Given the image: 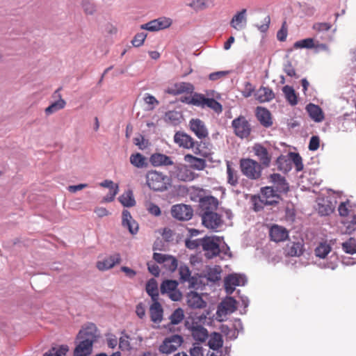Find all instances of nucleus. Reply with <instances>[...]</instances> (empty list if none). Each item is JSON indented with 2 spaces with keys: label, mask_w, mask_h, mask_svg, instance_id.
Instances as JSON below:
<instances>
[{
  "label": "nucleus",
  "mask_w": 356,
  "mask_h": 356,
  "mask_svg": "<svg viewBox=\"0 0 356 356\" xmlns=\"http://www.w3.org/2000/svg\"><path fill=\"white\" fill-rule=\"evenodd\" d=\"M293 161L296 166V170L298 171L302 170L303 168V165L300 156L298 154H295L293 158Z\"/></svg>",
  "instance_id": "62"
},
{
  "label": "nucleus",
  "mask_w": 356,
  "mask_h": 356,
  "mask_svg": "<svg viewBox=\"0 0 356 356\" xmlns=\"http://www.w3.org/2000/svg\"><path fill=\"white\" fill-rule=\"evenodd\" d=\"M174 142L178 145L179 147L184 149H191L195 146L193 138L188 134L181 131L175 133Z\"/></svg>",
  "instance_id": "18"
},
{
  "label": "nucleus",
  "mask_w": 356,
  "mask_h": 356,
  "mask_svg": "<svg viewBox=\"0 0 356 356\" xmlns=\"http://www.w3.org/2000/svg\"><path fill=\"white\" fill-rule=\"evenodd\" d=\"M206 315L202 314L199 316H190L185 323L186 327L191 331L193 330V327H203L201 323H204L206 320Z\"/></svg>",
  "instance_id": "34"
},
{
  "label": "nucleus",
  "mask_w": 356,
  "mask_h": 356,
  "mask_svg": "<svg viewBox=\"0 0 356 356\" xmlns=\"http://www.w3.org/2000/svg\"><path fill=\"white\" fill-rule=\"evenodd\" d=\"M315 47L314 40L313 38H306L304 40H298L294 43V47L296 49H312Z\"/></svg>",
  "instance_id": "48"
},
{
  "label": "nucleus",
  "mask_w": 356,
  "mask_h": 356,
  "mask_svg": "<svg viewBox=\"0 0 356 356\" xmlns=\"http://www.w3.org/2000/svg\"><path fill=\"white\" fill-rule=\"evenodd\" d=\"M66 105L65 101L60 98L58 101L50 104L48 107L45 108V113L47 115L52 114L60 109H63Z\"/></svg>",
  "instance_id": "44"
},
{
  "label": "nucleus",
  "mask_w": 356,
  "mask_h": 356,
  "mask_svg": "<svg viewBox=\"0 0 356 356\" xmlns=\"http://www.w3.org/2000/svg\"><path fill=\"white\" fill-rule=\"evenodd\" d=\"M190 129L199 139H204L209 135L207 128L200 119H191L189 122Z\"/></svg>",
  "instance_id": "15"
},
{
  "label": "nucleus",
  "mask_w": 356,
  "mask_h": 356,
  "mask_svg": "<svg viewBox=\"0 0 356 356\" xmlns=\"http://www.w3.org/2000/svg\"><path fill=\"white\" fill-rule=\"evenodd\" d=\"M320 145V139L317 136H313L309 140V149L310 151H316L318 149Z\"/></svg>",
  "instance_id": "57"
},
{
  "label": "nucleus",
  "mask_w": 356,
  "mask_h": 356,
  "mask_svg": "<svg viewBox=\"0 0 356 356\" xmlns=\"http://www.w3.org/2000/svg\"><path fill=\"white\" fill-rule=\"evenodd\" d=\"M147 210L151 214L159 216L161 215V209L156 204L154 203H149L147 207Z\"/></svg>",
  "instance_id": "59"
},
{
  "label": "nucleus",
  "mask_w": 356,
  "mask_h": 356,
  "mask_svg": "<svg viewBox=\"0 0 356 356\" xmlns=\"http://www.w3.org/2000/svg\"><path fill=\"white\" fill-rule=\"evenodd\" d=\"M218 204V199L213 196H206L200 200V207L204 212L216 211Z\"/></svg>",
  "instance_id": "28"
},
{
  "label": "nucleus",
  "mask_w": 356,
  "mask_h": 356,
  "mask_svg": "<svg viewBox=\"0 0 356 356\" xmlns=\"http://www.w3.org/2000/svg\"><path fill=\"white\" fill-rule=\"evenodd\" d=\"M255 115L260 124L264 127H270L273 124L271 113L270 111L261 106H257L256 108Z\"/></svg>",
  "instance_id": "21"
},
{
  "label": "nucleus",
  "mask_w": 356,
  "mask_h": 356,
  "mask_svg": "<svg viewBox=\"0 0 356 356\" xmlns=\"http://www.w3.org/2000/svg\"><path fill=\"white\" fill-rule=\"evenodd\" d=\"M310 118L315 122H321L324 119L323 113L320 106L314 104H309L306 107Z\"/></svg>",
  "instance_id": "31"
},
{
  "label": "nucleus",
  "mask_w": 356,
  "mask_h": 356,
  "mask_svg": "<svg viewBox=\"0 0 356 356\" xmlns=\"http://www.w3.org/2000/svg\"><path fill=\"white\" fill-rule=\"evenodd\" d=\"M184 161L187 162L193 170H203L207 166L205 159L197 158L190 154L184 156Z\"/></svg>",
  "instance_id": "25"
},
{
  "label": "nucleus",
  "mask_w": 356,
  "mask_h": 356,
  "mask_svg": "<svg viewBox=\"0 0 356 356\" xmlns=\"http://www.w3.org/2000/svg\"><path fill=\"white\" fill-rule=\"evenodd\" d=\"M332 248L326 242L321 243L315 249V255L319 258L324 259L331 252Z\"/></svg>",
  "instance_id": "40"
},
{
  "label": "nucleus",
  "mask_w": 356,
  "mask_h": 356,
  "mask_svg": "<svg viewBox=\"0 0 356 356\" xmlns=\"http://www.w3.org/2000/svg\"><path fill=\"white\" fill-rule=\"evenodd\" d=\"M146 291L152 301L159 300L158 284L154 279H150L146 284Z\"/></svg>",
  "instance_id": "36"
},
{
  "label": "nucleus",
  "mask_w": 356,
  "mask_h": 356,
  "mask_svg": "<svg viewBox=\"0 0 356 356\" xmlns=\"http://www.w3.org/2000/svg\"><path fill=\"white\" fill-rule=\"evenodd\" d=\"M252 152L263 168H268L270 166L272 160V153L270 149L265 147L263 144L257 143H254L252 146Z\"/></svg>",
  "instance_id": "6"
},
{
  "label": "nucleus",
  "mask_w": 356,
  "mask_h": 356,
  "mask_svg": "<svg viewBox=\"0 0 356 356\" xmlns=\"http://www.w3.org/2000/svg\"><path fill=\"white\" fill-rule=\"evenodd\" d=\"M242 174L250 179H259L262 173L263 167L259 163L252 159H241L239 162Z\"/></svg>",
  "instance_id": "3"
},
{
  "label": "nucleus",
  "mask_w": 356,
  "mask_h": 356,
  "mask_svg": "<svg viewBox=\"0 0 356 356\" xmlns=\"http://www.w3.org/2000/svg\"><path fill=\"white\" fill-rule=\"evenodd\" d=\"M190 103L202 108L209 107L218 113L222 111V105L218 102L213 98H207L202 94H194L190 100Z\"/></svg>",
  "instance_id": "5"
},
{
  "label": "nucleus",
  "mask_w": 356,
  "mask_h": 356,
  "mask_svg": "<svg viewBox=\"0 0 356 356\" xmlns=\"http://www.w3.org/2000/svg\"><path fill=\"white\" fill-rule=\"evenodd\" d=\"M200 245L203 250L205 251V256L208 259H212L220 253V247L217 238L206 236L200 239Z\"/></svg>",
  "instance_id": "7"
},
{
  "label": "nucleus",
  "mask_w": 356,
  "mask_h": 356,
  "mask_svg": "<svg viewBox=\"0 0 356 356\" xmlns=\"http://www.w3.org/2000/svg\"><path fill=\"white\" fill-rule=\"evenodd\" d=\"M149 162L154 167L169 166L174 164L171 157L161 153L152 154L149 158Z\"/></svg>",
  "instance_id": "22"
},
{
  "label": "nucleus",
  "mask_w": 356,
  "mask_h": 356,
  "mask_svg": "<svg viewBox=\"0 0 356 356\" xmlns=\"http://www.w3.org/2000/svg\"><path fill=\"white\" fill-rule=\"evenodd\" d=\"M288 30L286 26V22H284L281 29L277 33V40L280 41H285L287 37Z\"/></svg>",
  "instance_id": "54"
},
{
  "label": "nucleus",
  "mask_w": 356,
  "mask_h": 356,
  "mask_svg": "<svg viewBox=\"0 0 356 356\" xmlns=\"http://www.w3.org/2000/svg\"><path fill=\"white\" fill-rule=\"evenodd\" d=\"M153 259L157 263L163 264V267L170 272H174L177 268L178 262L173 256L155 252L153 254Z\"/></svg>",
  "instance_id": "13"
},
{
  "label": "nucleus",
  "mask_w": 356,
  "mask_h": 356,
  "mask_svg": "<svg viewBox=\"0 0 356 356\" xmlns=\"http://www.w3.org/2000/svg\"><path fill=\"white\" fill-rule=\"evenodd\" d=\"M178 282L175 280H167L161 285L162 294L167 293L169 298L173 301H178L181 299L182 294L177 289Z\"/></svg>",
  "instance_id": "8"
},
{
  "label": "nucleus",
  "mask_w": 356,
  "mask_h": 356,
  "mask_svg": "<svg viewBox=\"0 0 356 356\" xmlns=\"http://www.w3.org/2000/svg\"><path fill=\"white\" fill-rule=\"evenodd\" d=\"M176 92L178 94L184 92H191L194 90V87L191 83L181 82L175 84Z\"/></svg>",
  "instance_id": "49"
},
{
  "label": "nucleus",
  "mask_w": 356,
  "mask_h": 356,
  "mask_svg": "<svg viewBox=\"0 0 356 356\" xmlns=\"http://www.w3.org/2000/svg\"><path fill=\"white\" fill-rule=\"evenodd\" d=\"M180 279L181 281H188L191 277V271L187 266H181L179 269Z\"/></svg>",
  "instance_id": "52"
},
{
  "label": "nucleus",
  "mask_w": 356,
  "mask_h": 356,
  "mask_svg": "<svg viewBox=\"0 0 356 356\" xmlns=\"http://www.w3.org/2000/svg\"><path fill=\"white\" fill-rule=\"evenodd\" d=\"M252 203L253 204V209L255 211H261L265 206H268L267 203L265 202V200L261 198L260 195H254L251 198Z\"/></svg>",
  "instance_id": "47"
},
{
  "label": "nucleus",
  "mask_w": 356,
  "mask_h": 356,
  "mask_svg": "<svg viewBox=\"0 0 356 356\" xmlns=\"http://www.w3.org/2000/svg\"><path fill=\"white\" fill-rule=\"evenodd\" d=\"M123 227H127L130 233L132 234H136L138 229V223L132 218L129 211L124 210L122 211V221Z\"/></svg>",
  "instance_id": "26"
},
{
  "label": "nucleus",
  "mask_w": 356,
  "mask_h": 356,
  "mask_svg": "<svg viewBox=\"0 0 356 356\" xmlns=\"http://www.w3.org/2000/svg\"><path fill=\"white\" fill-rule=\"evenodd\" d=\"M284 252L289 257H300L304 252L303 244L301 242H289L286 245Z\"/></svg>",
  "instance_id": "24"
},
{
  "label": "nucleus",
  "mask_w": 356,
  "mask_h": 356,
  "mask_svg": "<svg viewBox=\"0 0 356 356\" xmlns=\"http://www.w3.org/2000/svg\"><path fill=\"white\" fill-rule=\"evenodd\" d=\"M282 91L285 95L286 99L291 105L295 106L298 104V97L296 93L291 86H284Z\"/></svg>",
  "instance_id": "37"
},
{
  "label": "nucleus",
  "mask_w": 356,
  "mask_h": 356,
  "mask_svg": "<svg viewBox=\"0 0 356 356\" xmlns=\"http://www.w3.org/2000/svg\"><path fill=\"white\" fill-rule=\"evenodd\" d=\"M246 277L240 274H230L225 278V289L227 294H232L236 286H243L246 283Z\"/></svg>",
  "instance_id": "9"
},
{
  "label": "nucleus",
  "mask_w": 356,
  "mask_h": 356,
  "mask_svg": "<svg viewBox=\"0 0 356 356\" xmlns=\"http://www.w3.org/2000/svg\"><path fill=\"white\" fill-rule=\"evenodd\" d=\"M130 162L137 168H143L145 165V158L140 153H136L131 155Z\"/></svg>",
  "instance_id": "46"
},
{
  "label": "nucleus",
  "mask_w": 356,
  "mask_h": 356,
  "mask_svg": "<svg viewBox=\"0 0 356 356\" xmlns=\"http://www.w3.org/2000/svg\"><path fill=\"white\" fill-rule=\"evenodd\" d=\"M236 300L232 297H228L220 303L219 311L227 314L233 313L236 310Z\"/></svg>",
  "instance_id": "32"
},
{
  "label": "nucleus",
  "mask_w": 356,
  "mask_h": 356,
  "mask_svg": "<svg viewBox=\"0 0 356 356\" xmlns=\"http://www.w3.org/2000/svg\"><path fill=\"white\" fill-rule=\"evenodd\" d=\"M254 91V88L252 86V84L250 82L247 81L244 84V88L242 90L241 93L244 97L248 98L252 95Z\"/></svg>",
  "instance_id": "53"
},
{
  "label": "nucleus",
  "mask_w": 356,
  "mask_h": 356,
  "mask_svg": "<svg viewBox=\"0 0 356 356\" xmlns=\"http://www.w3.org/2000/svg\"><path fill=\"white\" fill-rule=\"evenodd\" d=\"M184 318V310L181 308L176 309L170 316V323L165 327L169 330H172V326L180 323Z\"/></svg>",
  "instance_id": "33"
},
{
  "label": "nucleus",
  "mask_w": 356,
  "mask_h": 356,
  "mask_svg": "<svg viewBox=\"0 0 356 356\" xmlns=\"http://www.w3.org/2000/svg\"><path fill=\"white\" fill-rule=\"evenodd\" d=\"M191 334L195 341L200 342L205 341L208 338V332L204 327H193V330L191 331Z\"/></svg>",
  "instance_id": "38"
},
{
  "label": "nucleus",
  "mask_w": 356,
  "mask_h": 356,
  "mask_svg": "<svg viewBox=\"0 0 356 356\" xmlns=\"http://www.w3.org/2000/svg\"><path fill=\"white\" fill-rule=\"evenodd\" d=\"M227 183L232 186H236L238 183V175L236 170L232 167L230 161L226 162Z\"/></svg>",
  "instance_id": "35"
},
{
  "label": "nucleus",
  "mask_w": 356,
  "mask_h": 356,
  "mask_svg": "<svg viewBox=\"0 0 356 356\" xmlns=\"http://www.w3.org/2000/svg\"><path fill=\"white\" fill-rule=\"evenodd\" d=\"M145 179L147 186L154 191H166L170 185V177L155 170H149L146 173Z\"/></svg>",
  "instance_id": "2"
},
{
  "label": "nucleus",
  "mask_w": 356,
  "mask_h": 356,
  "mask_svg": "<svg viewBox=\"0 0 356 356\" xmlns=\"http://www.w3.org/2000/svg\"><path fill=\"white\" fill-rule=\"evenodd\" d=\"M145 102L149 106V109L152 110L154 106L159 105V101L152 95L146 94L144 97Z\"/></svg>",
  "instance_id": "55"
},
{
  "label": "nucleus",
  "mask_w": 356,
  "mask_h": 356,
  "mask_svg": "<svg viewBox=\"0 0 356 356\" xmlns=\"http://www.w3.org/2000/svg\"><path fill=\"white\" fill-rule=\"evenodd\" d=\"M99 337L98 330L94 323H88L79 330L76 339L79 341L74 350V356H89L92 353L94 343Z\"/></svg>",
  "instance_id": "1"
},
{
  "label": "nucleus",
  "mask_w": 356,
  "mask_h": 356,
  "mask_svg": "<svg viewBox=\"0 0 356 356\" xmlns=\"http://www.w3.org/2000/svg\"><path fill=\"white\" fill-rule=\"evenodd\" d=\"M268 182L279 193H286L289 191V185L285 177L279 173H273L268 177Z\"/></svg>",
  "instance_id": "10"
},
{
  "label": "nucleus",
  "mask_w": 356,
  "mask_h": 356,
  "mask_svg": "<svg viewBox=\"0 0 356 356\" xmlns=\"http://www.w3.org/2000/svg\"><path fill=\"white\" fill-rule=\"evenodd\" d=\"M83 8L86 14L92 15L95 11V5L88 0L83 1Z\"/></svg>",
  "instance_id": "56"
},
{
  "label": "nucleus",
  "mask_w": 356,
  "mask_h": 356,
  "mask_svg": "<svg viewBox=\"0 0 356 356\" xmlns=\"http://www.w3.org/2000/svg\"><path fill=\"white\" fill-rule=\"evenodd\" d=\"M246 13L245 8L237 12L231 19L230 26L237 31L244 29L247 24Z\"/></svg>",
  "instance_id": "20"
},
{
  "label": "nucleus",
  "mask_w": 356,
  "mask_h": 356,
  "mask_svg": "<svg viewBox=\"0 0 356 356\" xmlns=\"http://www.w3.org/2000/svg\"><path fill=\"white\" fill-rule=\"evenodd\" d=\"M69 351L67 345H61L52 347L48 352L45 353L43 356H64Z\"/></svg>",
  "instance_id": "39"
},
{
  "label": "nucleus",
  "mask_w": 356,
  "mask_h": 356,
  "mask_svg": "<svg viewBox=\"0 0 356 356\" xmlns=\"http://www.w3.org/2000/svg\"><path fill=\"white\" fill-rule=\"evenodd\" d=\"M223 345L222 336L219 333H213L209 341V346L211 349L218 350Z\"/></svg>",
  "instance_id": "42"
},
{
  "label": "nucleus",
  "mask_w": 356,
  "mask_h": 356,
  "mask_svg": "<svg viewBox=\"0 0 356 356\" xmlns=\"http://www.w3.org/2000/svg\"><path fill=\"white\" fill-rule=\"evenodd\" d=\"M272 186H265L261 188L260 196L268 205H275L279 202L280 195Z\"/></svg>",
  "instance_id": "17"
},
{
  "label": "nucleus",
  "mask_w": 356,
  "mask_h": 356,
  "mask_svg": "<svg viewBox=\"0 0 356 356\" xmlns=\"http://www.w3.org/2000/svg\"><path fill=\"white\" fill-rule=\"evenodd\" d=\"M118 193V186L115 185L114 188H111V190H109L108 193L104 197V202H112L115 196Z\"/></svg>",
  "instance_id": "58"
},
{
  "label": "nucleus",
  "mask_w": 356,
  "mask_h": 356,
  "mask_svg": "<svg viewBox=\"0 0 356 356\" xmlns=\"http://www.w3.org/2000/svg\"><path fill=\"white\" fill-rule=\"evenodd\" d=\"M150 318L154 323H159L163 319V310L158 300L153 301L149 308Z\"/></svg>",
  "instance_id": "30"
},
{
  "label": "nucleus",
  "mask_w": 356,
  "mask_h": 356,
  "mask_svg": "<svg viewBox=\"0 0 356 356\" xmlns=\"http://www.w3.org/2000/svg\"><path fill=\"white\" fill-rule=\"evenodd\" d=\"M172 216L179 220H188L193 215V211L192 208L184 204H175L171 209Z\"/></svg>",
  "instance_id": "14"
},
{
  "label": "nucleus",
  "mask_w": 356,
  "mask_h": 356,
  "mask_svg": "<svg viewBox=\"0 0 356 356\" xmlns=\"http://www.w3.org/2000/svg\"><path fill=\"white\" fill-rule=\"evenodd\" d=\"M147 268L149 271L154 276H159L160 273V269L158 265L154 263H147Z\"/></svg>",
  "instance_id": "61"
},
{
  "label": "nucleus",
  "mask_w": 356,
  "mask_h": 356,
  "mask_svg": "<svg viewBox=\"0 0 356 356\" xmlns=\"http://www.w3.org/2000/svg\"><path fill=\"white\" fill-rule=\"evenodd\" d=\"M211 3L212 0H193L188 3V6L197 12L209 8V5Z\"/></svg>",
  "instance_id": "41"
},
{
  "label": "nucleus",
  "mask_w": 356,
  "mask_h": 356,
  "mask_svg": "<svg viewBox=\"0 0 356 356\" xmlns=\"http://www.w3.org/2000/svg\"><path fill=\"white\" fill-rule=\"evenodd\" d=\"M284 70L285 73L291 77L295 76L296 74L295 69L293 68V67L292 66V65L290 63H287L284 66Z\"/></svg>",
  "instance_id": "63"
},
{
  "label": "nucleus",
  "mask_w": 356,
  "mask_h": 356,
  "mask_svg": "<svg viewBox=\"0 0 356 356\" xmlns=\"http://www.w3.org/2000/svg\"><path fill=\"white\" fill-rule=\"evenodd\" d=\"M119 348L122 350H129L130 348V343L128 340V337L120 338Z\"/></svg>",
  "instance_id": "60"
},
{
  "label": "nucleus",
  "mask_w": 356,
  "mask_h": 356,
  "mask_svg": "<svg viewBox=\"0 0 356 356\" xmlns=\"http://www.w3.org/2000/svg\"><path fill=\"white\" fill-rule=\"evenodd\" d=\"M234 134L241 139L248 138L252 133V126L245 116L239 115L232 122Z\"/></svg>",
  "instance_id": "4"
},
{
  "label": "nucleus",
  "mask_w": 356,
  "mask_h": 356,
  "mask_svg": "<svg viewBox=\"0 0 356 356\" xmlns=\"http://www.w3.org/2000/svg\"><path fill=\"white\" fill-rule=\"evenodd\" d=\"M270 236L275 242L283 241L288 237V232L281 226L273 225L270 229Z\"/></svg>",
  "instance_id": "27"
},
{
  "label": "nucleus",
  "mask_w": 356,
  "mask_h": 356,
  "mask_svg": "<svg viewBox=\"0 0 356 356\" xmlns=\"http://www.w3.org/2000/svg\"><path fill=\"white\" fill-rule=\"evenodd\" d=\"M146 37L147 34L144 32L138 33L134 36V39L131 40V43L136 47H140L143 44Z\"/></svg>",
  "instance_id": "51"
},
{
  "label": "nucleus",
  "mask_w": 356,
  "mask_h": 356,
  "mask_svg": "<svg viewBox=\"0 0 356 356\" xmlns=\"http://www.w3.org/2000/svg\"><path fill=\"white\" fill-rule=\"evenodd\" d=\"M202 224L213 230L217 229L222 225L221 216L214 211L204 212L202 216Z\"/></svg>",
  "instance_id": "11"
},
{
  "label": "nucleus",
  "mask_w": 356,
  "mask_h": 356,
  "mask_svg": "<svg viewBox=\"0 0 356 356\" xmlns=\"http://www.w3.org/2000/svg\"><path fill=\"white\" fill-rule=\"evenodd\" d=\"M121 262V256L119 253H115L105 258L102 261L97 262V268L102 271L112 268L116 264Z\"/></svg>",
  "instance_id": "19"
},
{
  "label": "nucleus",
  "mask_w": 356,
  "mask_h": 356,
  "mask_svg": "<svg viewBox=\"0 0 356 356\" xmlns=\"http://www.w3.org/2000/svg\"><path fill=\"white\" fill-rule=\"evenodd\" d=\"M119 201L124 207H134L136 204V201L131 191H127L120 195Z\"/></svg>",
  "instance_id": "43"
},
{
  "label": "nucleus",
  "mask_w": 356,
  "mask_h": 356,
  "mask_svg": "<svg viewBox=\"0 0 356 356\" xmlns=\"http://www.w3.org/2000/svg\"><path fill=\"white\" fill-rule=\"evenodd\" d=\"M254 97L259 103L269 102L275 98V93L270 88L261 86L254 93Z\"/></svg>",
  "instance_id": "23"
},
{
  "label": "nucleus",
  "mask_w": 356,
  "mask_h": 356,
  "mask_svg": "<svg viewBox=\"0 0 356 356\" xmlns=\"http://www.w3.org/2000/svg\"><path fill=\"white\" fill-rule=\"evenodd\" d=\"M187 303L190 307L195 309L204 308L207 305L205 301L196 292H191L188 294Z\"/></svg>",
  "instance_id": "29"
},
{
  "label": "nucleus",
  "mask_w": 356,
  "mask_h": 356,
  "mask_svg": "<svg viewBox=\"0 0 356 356\" xmlns=\"http://www.w3.org/2000/svg\"><path fill=\"white\" fill-rule=\"evenodd\" d=\"M343 250L348 254H353L356 253V239L350 238L342 243Z\"/></svg>",
  "instance_id": "45"
},
{
  "label": "nucleus",
  "mask_w": 356,
  "mask_h": 356,
  "mask_svg": "<svg viewBox=\"0 0 356 356\" xmlns=\"http://www.w3.org/2000/svg\"><path fill=\"white\" fill-rule=\"evenodd\" d=\"M170 24L171 20L170 19L161 17L152 20L145 24L141 25V29L150 31H155L168 28L170 26Z\"/></svg>",
  "instance_id": "16"
},
{
  "label": "nucleus",
  "mask_w": 356,
  "mask_h": 356,
  "mask_svg": "<svg viewBox=\"0 0 356 356\" xmlns=\"http://www.w3.org/2000/svg\"><path fill=\"white\" fill-rule=\"evenodd\" d=\"M191 356H203L202 348L201 346H194L190 350Z\"/></svg>",
  "instance_id": "64"
},
{
  "label": "nucleus",
  "mask_w": 356,
  "mask_h": 356,
  "mask_svg": "<svg viewBox=\"0 0 356 356\" xmlns=\"http://www.w3.org/2000/svg\"><path fill=\"white\" fill-rule=\"evenodd\" d=\"M183 338L179 334H175L166 338L160 346L161 353L168 354L176 350L182 343Z\"/></svg>",
  "instance_id": "12"
},
{
  "label": "nucleus",
  "mask_w": 356,
  "mask_h": 356,
  "mask_svg": "<svg viewBox=\"0 0 356 356\" xmlns=\"http://www.w3.org/2000/svg\"><path fill=\"white\" fill-rule=\"evenodd\" d=\"M332 27V24L327 22H316L312 26L314 31L318 33L328 31Z\"/></svg>",
  "instance_id": "50"
}]
</instances>
